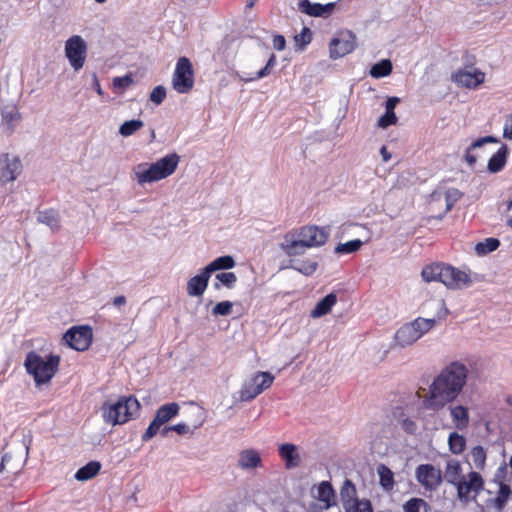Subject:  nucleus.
<instances>
[{
	"label": "nucleus",
	"mask_w": 512,
	"mask_h": 512,
	"mask_svg": "<svg viewBox=\"0 0 512 512\" xmlns=\"http://www.w3.org/2000/svg\"><path fill=\"white\" fill-rule=\"evenodd\" d=\"M161 426H162V424L154 417V419L151 421L150 425L148 426L147 430L142 435V441H148L152 437H154L160 430Z\"/></svg>",
	"instance_id": "6e6d98bb"
},
{
	"label": "nucleus",
	"mask_w": 512,
	"mask_h": 512,
	"mask_svg": "<svg viewBox=\"0 0 512 512\" xmlns=\"http://www.w3.org/2000/svg\"><path fill=\"white\" fill-rule=\"evenodd\" d=\"M93 87H94L95 91L97 92V94H99L100 96L103 95L104 92H103L101 85L98 81V78L95 74L93 75Z\"/></svg>",
	"instance_id": "69168bd1"
},
{
	"label": "nucleus",
	"mask_w": 512,
	"mask_h": 512,
	"mask_svg": "<svg viewBox=\"0 0 512 512\" xmlns=\"http://www.w3.org/2000/svg\"><path fill=\"white\" fill-rule=\"evenodd\" d=\"M210 277V273L206 272L204 267L199 274L190 278L187 282L188 295L191 297L202 296L208 286Z\"/></svg>",
	"instance_id": "a211bd4d"
},
{
	"label": "nucleus",
	"mask_w": 512,
	"mask_h": 512,
	"mask_svg": "<svg viewBox=\"0 0 512 512\" xmlns=\"http://www.w3.org/2000/svg\"><path fill=\"white\" fill-rule=\"evenodd\" d=\"M508 153V146L502 144L499 150L489 159L487 170L493 174L500 172L506 165Z\"/></svg>",
	"instance_id": "412c9836"
},
{
	"label": "nucleus",
	"mask_w": 512,
	"mask_h": 512,
	"mask_svg": "<svg viewBox=\"0 0 512 512\" xmlns=\"http://www.w3.org/2000/svg\"><path fill=\"white\" fill-rule=\"evenodd\" d=\"M400 102L398 97H389L385 102V114L378 120V126L381 128H387L390 125H394L397 122V117L394 112L395 107Z\"/></svg>",
	"instance_id": "5701e85b"
},
{
	"label": "nucleus",
	"mask_w": 512,
	"mask_h": 512,
	"mask_svg": "<svg viewBox=\"0 0 512 512\" xmlns=\"http://www.w3.org/2000/svg\"><path fill=\"white\" fill-rule=\"evenodd\" d=\"M179 412V405L175 402L162 405L158 408L155 418L163 425Z\"/></svg>",
	"instance_id": "72a5a7b5"
},
{
	"label": "nucleus",
	"mask_w": 512,
	"mask_h": 512,
	"mask_svg": "<svg viewBox=\"0 0 512 512\" xmlns=\"http://www.w3.org/2000/svg\"><path fill=\"white\" fill-rule=\"evenodd\" d=\"M166 97V88L162 85L156 86L150 93V101L160 105Z\"/></svg>",
	"instance_id": "864d4df0"
},
{
	"label": "nucleus",
	"mask_w": 512,
	"mask_h": 512,
	"mask_svg": "<svg viewBox=\"0 0 512 512\" xmlns=\"http://www.w3.org/2000/svg\"><path fill=\"white\" fill-rule=\"evenodd\" d=\"M126 303V298L124 296H117L113 299V304L115 306H122Z\"/></svg>",
	"instance_id": "774afa93"
},
{
	"label": "nucleus",
	"mask_w": 512,
	"mask_h": 512,
	"mask_svg": "<svg viewBox=\"0 0 512 512\" xmlns=\"http://www.w3.org/2000/svg\"><path fill=\"white\" fill-rule=\"evenodd\" d=\"M340 497L344 509L358 503L360 500L357 498V490L353 482L346 479L340 489Z\"/></svg>",
	"instance_id": "b1692460"
},
{
	"label": "nucleus",
	"mask_w": 512,
	"mask_h": 512,
	"mask_svg": "<svg viewBox=\"0 0 512 512\" xmlns=\"http://www.w3.org/2000/svg\"><path fill=\"white\" fill-rule=\"evenodd\" d=\"M233 304L230 301H222L217 303L212 309L214 316H228L232 312Z\"/></svg>",
	"instance_id": "09e8293b"
},
{
	"label": "nucleus",
	"mask_w": 512,
	"mask_h": 512,
	"mask_svg": "<svg viewBox=\"0 0 512 512\" xmlns=\"http://www.w3.org/2000/svg\"><path fill=\"white\" fill-rule=\"evenodd\" d=\"M101 469V464L98 461H91L85 466L78 469L75 473V479L78 481H88L95 477Z\"/></svg>",
	"instance_id": "c756f323"
},
{
	"label": "nucleus",
	"mask_w": 512,
	"mask_h": 512,
	"mask_svg": "<svg viewBox=\"0 0 512 512\" xmlns=\"http://www.w3.org/2000/svg\"><path fill=\"white\" fill-rule=\"evenodd\" d=\"M305 244L300 241L296 232L293 230L287 232L283 241L279 243V248L291 259H295V257L303 255L305 251L308 249L304 246Z\"/></svg>",
	"instance_id": "dca6fc26"
},
{
	"label": "nucleus",
	"mask_w": 512,
	"mask_h": 512,
	"mask_svg": "<svg viewBox=\"0 0 512 512\" xmlns=\"http://www.w3.org/2000/svg\"><path fill=\"white\" fill-rule=\"evenodd\" d=\"M377 474L381 487L386 491H391L395 484L392 470L384 464H379L377 466Z\"/></svg>",
	"instance_id": "473e14b6"
},
{
	"label": "nucleus",
	"mask_w": 512,
	"mask_h": 512,
	"mask_svg": "<svg viewBox=\"0 0 512 512\" xmlns=\"http://www.w3.org/2000/svg\"><path fill=\"white\" fill-rule=\"evenodd\" d=\"M253 380L261 391H263L271 386L274 376L269 372H258Z\"/></svg>",
	"instance_id": "49530a36"
},
{
	"label": "nucleus",
	"mask_w": 512,
	"mask_h": 512,
	"mask_svg": "<svg viewBox=\"0 0 512 512\" xmlns=\"http://www.w3.org/2000/svg\"><path fill=\"white\" fill-rule=\"evenodd\" d=\"M417 481L429 491L436 490L442 483V473L431 464H421L415 471Z\"/></svg>",
	"instance_id": "ddd939ff"
},
{
	"label": "nucleus",
	"mask_w": 512,
	"mask_h": 512,
	"mask_svg": "<svg viewBox=\"0 0 512 512\" xmlns=\"http://www.w3.org/2000/svg\"><path fill=\"white\" fill-rule=\"evenodd\" d=\"M60 357L49 355L45 359L35 352L26 356L25 367L29 374L33 375L37 385L49 382L57 371Z\"/></svg>",
	"instance_id": "39448f33"
},
{
	"label": "nucleus",
	"mask_w": 512,
	"mask_h": 512,
	"mask_svg": "<svg viewBox=\"0 0 512 512\" xmlns=\"http://www.w3.org/2000/svg\"><path fill=\"white\" fill-rule=\"evenodd\" d=\"M237 465L243 470L254 469L262 465V459L256 450L245 449L239 453Z\"/></svg>",
	"instance_id": "aec40b11"
},
{
	"label": "nucleus",
	"mask_w": 512,
	"mask_h": 512,
	"mask_svg": "<svg viewBox=\"0 0 512 512\" xmlns=\"http://www.w3.org/2000/svg\"><path fill=\"white\" fill-rule=\"evenodd\" d=\"M280 457L285 462L286 469H294L300 465L301 459L297 446L292 443L281 444L278 448Z\"/></svg>",
	"instance_id": "6ab92c4d"
},
{
	"label": "nucleus",
	"mask_w": 512,
	"mask_h": 512,
	"mask_svg": "<svg viewBox=\"0 0 512 512\" xmlns=\"http://www.w3.org/2000/svg\"><path fill=\"white\" fill-rule=\"evenodd\" d=\"M64 340L69 347L84 351L91 344L92 330L88 326L72 327L64 334Z\"/></svg>",
	"instance_id": "f8f14e48"
},
{
	"label": "nucleus",
	"mask_w": 512,
	"mask_h": 512,
	"mask_svg": "<svg viewBox=\"0 0 512 512\" xmlns=\"http://www.w3.org/2000/svg\"><path fill=\"white\" fill-rule=\"evenodd\" d=\"M363 242L359 239H354L346 243H340L335 247V253L337 254H349L358 251Z\"/></svg>",
	"instance_id": "c03bdc74"
},
{
	"label": "nucleus",
	"mask_w": 512,
	"mask_h": 512,
	"mask_svg": "<svg viewBox=\"0 0 512 512\" xmlns=\"http://www.w3.org/2000/svg\"><path fill=\"white\" fill-rule=\"evenodd\" d=\"M172 431H175L179 435H184L190 432V427L187 424L179 423L171 426Z\"/></svg>",
	"instance_id": "e2e57ef3"
},
{
	"label": "nucleus",
	"mask_w": 512,
	"mask_h": 512,
	"mask_svg": "<svg viewBox=\"0 0 512 512\" xmlns=\"http://www.w3.org/2000/svg\"><path fill=\"white\" fill-rule=\"evenodd\" d=\"M140 404L133 397H124L114 403L105 402L102 405V415L106 423L111 425L123 424L131 419L139 410Z\"/></svg>",
	"instance_id": "20e7f679"
},
{
	"label": "nucleus",
	"mask_w": 512,
	"mask_h": 512,
	"mask_svg": "<svg viewBox=\"0 0 512 512\" xmlns=\"http://www.w3.org/2000/svg\"><path fill=\"white\" fill-rule=\"evenodd\" d=\"M161 426H162V424L154 417V419L151 421L150 425L148 426L147 430L142 435V441H148L152 437H154L160 430Z\"/></svg>",
	"instance_id": "5fc2aeb1"
},
{
	"label": "nucleus",
	"mask_w": 512,
	"mask_h": 512,
	"mask_svg": "<svg viewBox=\"0 0 512 512\" xmlns=\"http://www.w3.org/2000/svg\"><path fill=\"white\" fill-rule=\"evenodd\" d=\"M37 219L40 223L47 225L52 231L60 227V216L58 212L53 209L40 211Z\"/></svg>",
	"instance_id": "7c9ffc66"
},
{
	"label": "nucleus",
	"mask_w": 512,
	"mask_h": 512,
	"mask_svg": "<svg viewBox=\"0 0 512 512\" xmlns=\"http://www.w3.org/2000/svg\"><path fill=\"white\" fill-rule=\"evenodd\" d=\"M275 64H276V56L274 54H272L270 56L267 64L265 65V67L262 68L261 70H259L254 77L244 78V77L240 76V79L242 81L248 82V81H253L256 79L264 78L270 74L271 68L274 67Z\"/></svg>",
	"instance_id": "a18cd8bd"
},
{
	"label": "nucleus",
	"mask_w": 512,
	"mask_h": 512,
	"mask_svg": "<svg viewBox=\"0 0 512 512\" xmlns=\"http://www.w3.org/2000/svg\"><path fill=\"white\" fill-rule=\"evenodd\" d=\"M426 502L421 498H412L404 506V512H420L421 508H426Z\"/></svg>",
	"instance_id": "8fccbe9b"
},
{
	"label": "nucleus",
	"mask_w": 512,
	"mask_h": 512,
	"mask_svg": "<svg viewBox=\"0 0 512 512\" xmlns=\"http://www.w3.org/2000/svg\"><path fill=\"white\" fill-rule=\"evenodd\" d=\"M317 498L327 507L334 504L335 492L330 482L322 481L317 487Z\"/></svg>",
	"instance_id": "2f4dec72"
},
{
	"label": "nucleus",
	"mask_w": 512,
	"mask_h": 512,
	"mask_svg": "<svg viewBox=\"0 0 512 512\" xmlns=\"http://www.w3.org/2000/svg\"><path fill=\"white\" fill-rule=\"evenodd\" d=\"M173 88L181 94L188 93L194 85V72L190 60L180 57L173 74Z\"/></svg>",
	"instance_id": "0eeeda50"
},
{
	"label": "nucleus",
	"mask_w": 512,
	"mask_h": 512,
	"mask_svg": "<svg viewBox=\"0 0 512 512\" xmlns=\"http://www.w3.org/2000/svg\"><path fill=\"white\" fill-rule=\"evenodd\" d=\"M472 150H469V147L466 149V152H465V160L466 162L470 165V166H473L476 161H477V157L475 155H473L472 153Z\"/></svg>",
	"instance_id": "0e129e2a"
},
{
	"label": "nucleus",
	"mask_w": 512,
	"mask_h": 512,
	"mask_svg": "<svg viewBox=\"0 0 512 512\" xmlns=\"http://www.w3.org/2000/svg\"><path fill=\"white\" fill-rule=\"evenodd\" d=\"M498 142H499L498 138H496L494 136H485V137H482V138H479V139L473 141L469 146V150H474L476 148H480L483 145L488 144V143H498Z\"/></svg>",
	"instance_id": "13d9d810"
},
{
	"label": "nucleus",
	"mask_w": 512,
	"mask_h": 512,
	"mask_svg": "<svg viewBox=\"0 0 512 512\" xmlns=\"http://www.w3.org/2000/svg\"><path fill=\"white\" fill-rule=\"evenodd\" d=\"M285 45H286V40H285L284 36H282V35L274 36V39H273L274 49H276L277 51H282V50H284Z\"/></svg>",
	"instance_id": "680f3d73"
},
{
	"label": "nucleus",
	"mask_w": 512,
	"mask_h": 512,
	"mask_svg": "<svg viewBox=\"0 0 512 512\" xmlns=\"http://www.w3.org/2000/svg\"><path fill=\"white\" fill-rule=\"evenodd\" d=\"M418 340L412 326L409 323L401 326L394 336L395 344L399 347H407L414 344Z\"/></svg>",
	"instance_id": "4be33fe9"
},
{
	"label": "nucleus",
	"mask_w": 512,
	"mask_h": 512,
	"mask_svg": "<svg viewBox=\"0 0 512 512\" xmlns=\"http://www.w3.org/2000/svg\"><path fill=\"white\" fill-rule=\"evenodd\" d=\"M468 368L459 361H453L435 377L429 387V396L425 401L428 409L440 410L453 402L466 385Z\"/></svg>",
	"instance_id": "f257e3e1"
},
{
	"label": "nucleus",
	"mask_w": 512,
	"mask_h": 512,
	"mask_svg": "<svg viewBox=\"0 0 512 512\" xmlns=\"http://www.w3.org/2000/svg\"><path fill=\"white\" fill-rule=\"evenodd\" d=\"M180 156L177 153H170L155 163H141L133 172L140 185L160 181L172 175L178 167Z\"/></svg>",
	"instance_id": "7ed1b4c3"
},
{
	"label": "nucleus",
	"mask_w": 512,
	"mask_h": 512,
	"mask_svg": "<svg viewBox=\"0 0 512 512\" xmlns=\"http://www.w3.org/2000/svg\"><path fill=\"white\" fill-rule=\"evenodd\" d=\"M261 389L257 386V384L252 379L251 383H247L243 386L240 391V400L241 401H249L254 399L261 393Z\"/></svg>",
	"instance_id": "37998d69"
},
{
	"label": "nucleus",
	"mask_w": 512,
	"mask_h": 512,
	"mask_svg": "<svg viewBox=\"0 0 512 512\" xmlns=\"http://www.w3.org/2000/svg\"><path fill=\"white\" fill-rule=\"evenodd\" d=\"M20 115L16 106L7 105L2 109V121L9 127H13L19 121Z\"/></svg>",
	"instance_id": "79ce46f5"
},
{
	"label": "nucleus",
	"mask_w": 512,
	"mask_h": 512,
	"mask_svg": "<svg viewBox=\"0 0 512 512\" xmlns=\"http://www.w3.org/2000/svg\"><path fill=\"white\" fill-rule=\"evenodd\" d=\"M303 242L305 247H320L326 243L330 235L329 227H318L315 225L303 226L299 229H293Z\"/></svg>",
	"instance_id": "1a4fd4ad"
},
{
	"label": "nucleus",
	"mask_w": 512,
	"mask_h": 512,
	"mask_svg": "<svg viewBox=\"0 0 512 512\" xmlns=\"http://www.w3.org/2000/svg\"><path fill=\"white\" fill-rule=\"evenodd\" d=\"M345 512H373V509L369 500L362 499L358 503H354V505L347 507Z\"/></svg>",
	"instance_id": "3c124183"
},
{
	"label": "nucleus",
	"mask_w": 512,
	"mask_h": 512,
	"mask_svg": "<svg viewBox=\"0 0 512 512\" xmlns=\"http://www.w3.org/2000/svg\"><path fill=\"white\" fill-rule=\"evenodd\" d=\"M87 55V44L79 35L70 37L65 43V56L75 71L83 68Z\"/></svg>",
	"instance_id": "6e6552de"
},
{
	"label": "nucleus",
	"mask_w": 512,
	"mask_h": 512,
	"mask_svg": "<svg viewBox=\"0 0 512 512\" xmlns=\"http://www.w3.org/2000/svg\"><path fill=\"white\" fill-rule=\"evenodd\" d=\"M511 495V488L509 485L501 483L499 486L498 494L493 500V505L498 511H502L505 507L509 496Z\"/></svg>",
	"instance_id": "ea45409f"
},
{
	"label": "nucleus",
	"mask_w": 512,
	"mask_h": 512,
	"mask_svg": "<svg viewBox=\"0 0 512 512\" xmlns=\"http://www.w3.org/2000/svg\"><path fill=\"white\" fill-rule=\"evenodd\" d=\"M451 79L454 83L471 89L484 82L485 74L478 69H459L452 73Z\"/></svg>",
	"instance_id": "2eb2a0df"
},
{
	"label": "nucleus",
	"mask_w": 512,
	"mask_h": 512,
	"mask_svg": "<svg viewBox=\"0 0 512 512\" xmlns=\"http://www.w3.org/2000/svg\"><path fill=\"white\" fill-rule=\"evenodd\" d=\"M144 126V122L140 119H132L123 122L119 127V134L123 137H129L136 133Z\"/></svg>",
	"instance_id": "4c0bfd02"
},
{
	"label": "nucleus",
	"mask_w": 512,
	"mask_h": 512,
	"mask_svg": "<svg viewBox=\"0 0 512 512\" xmlns=\"http://www.w3.org/2000/svg\"><path fill=\"white\" fill-rule=\"evenodd\" d=\"M463 477L460 462L456 459L448 460L444 472L445 480L455 486Z\"/></svg>",
	"instance_id": "393cba45"
},
{
	"label": "nucleus",
	"mask_w": 512,
	"mask_h": 512,
	"mask_svg": "<svg viewBox=\"0 0 512 512\" xmlns=\"http://www.w3.org/2000/svg\"><path fill=\"white\" fill-rule=\"evenodd\" d=\"M296 46L303 49L304 46L311 42V32L308 28L304 27L302 32L294 37Z\"/></svg>",
	"instance_id": "603ef678"
},
{
	"label": "nucleus",
	"mask_w": 512,
	"mask_h": 512,
	"mask_svg": "<svg viewBox=\"0 0 512 512\" xmlns=\"http://www.w3.org/2000/svg\"><path fill=\"white\" fill-rule=\"evenodd\" d=\"M470 457L474 468H476L477 470H483L485 468L487 456L484 447L480 445L473 447L470 452Z\"/></svg>",
	"instance_id": "58836bf2"
},
{
	"label": "nucleus",
	"mask_w": 512,
	"mask_h": 512,
	"mask_svg": "<svg viewBox=\"0 0 512 512\" xmlns=\"http://www.w3.org/2000/svg\"><path fill=\"white\" fill-rule=\"evenodd\" d=\"M423 308L425 311L429 309H435L437 313L434 317L431 318L418 317L415 320L409 322L418 339L432 330L435 327L438 319L445 318L449 313L448 309L445 307V302L442 299H432L426 302Z\"/></svg>",
	"instance_id": "423d86ee"
},
{
	"label": "nucleus",
	"mask_w": 512,
	"mask_h": 512,
	"mask_svg": "<svg viewBox=\"0 0 512 512\" xmlns=\"http://www.w3.org/2000/svg\"><path fill=\"white\" fill-rule=\"evenodd\" d=\"M356 48V36L349 30L338 32L330 41L329 51L332 59L342 58Z\"/></svg>",
	"instance_id": "9d476101"
},
{
	"label": "nucleus",
	"mask_w": 512,
	"mask_h": 512,
	"mask_svg": "<svg viewBox=\"0 0 512 512\" xmlns=\"http://www.w3.org/2000/svg\"><path fill=\"white\" fill-rule=\"evenodd\" d=\"M449 449L453 454H461L466 446V439L457 432L450 433L448 437Z\"/></svg>",
	"instance_id": "c9c22d12"
},
{
	"label": "nucleus",
	"mask_w": 512,
	"mask_h": 512,
	"mask_svg": "<svg viewBox=\"0 0 512 512\" xmlns=\"http://www.w3.org/2000/svg\"><path fill=\"white\" fill-rule=\"evenodd\" d=\"M318 267V261L315 259H291L287 268L294 269L305 276L312 275Z\"/></svg>",
	"instance_id": "cd10ccee"
},
{
	"label": "nucleus",
	"mask_w": 512,
	"mask_h": 512,
	"mask_svg": "<svg viewBox=\"0 0 512 512\" xmlns=\"http://www.w3.org/2000/svg\"><path fill=\"white\" fill-rule=\"evenodd\" d=\"M380 154L384 162H387L391 159V154L387 151V148L385 146L381 147Z\"/></svg>",
	"instance_id": "338daca9"
},
{
	"label": "nucleus",
	"mask_w": 512,
	"mask_h": 512,
	"mask_svg": "<svg viewBox=\"0 0 512 512\" xmlns=\"http://www.w3.org/2000/svg\"><path fill=\"white\" fill-rule=\"evenodd\" d=\"M235 265L236 263L232 256L224 255L210 262L205 268L206 272H209L211 275L216 271L232 269Z\"/></svg>",
	"instance_id": "c85d7f7f"
},
{
	"label": "nucleus",
	"mask_w": 512,
	"mask_h": 512,
	"mask_svg": "<svg viewBox=\"0 0 512 512\" xmlns=\"http://www.w3.org/2000/svg\"><path fill=\"white\" fill-rule=\"evenodd\" d=\"M463 193L456 188H449L445 193L446 212L450 211Z\"/></svg>",
	"instance_id": "de8ad7c7"
},
{
	"label": "nucleus",
	"mask_w": 512,
	"mask_h": 512,
	"mask_svg": "<svg viewBox=\"0 0 512 512\" xmlns=\"http://www.w3.org/2000/svg\"><path fill=\"white\" fill-rule=\"evenodd\" d=\"M500 245L497 238H486L484 241L478 242L475 245V252L477 255L482 256L495 251Z\"/></svg>",
	"instance_id": "e433bc0d"
},
{
	"label": "nucleus",
	"mask_w": 512,
	"mask_h": 512,
	"mask_svg": "<svg viewBox=\"0 0 512 512\" xmlns=\"http://www.w3.org/2000/svg\"><path fill=\"white\" fill-rule=\"evenodd\" d=\"M401 427L409 434H414L417 429L416 423L409 418H405L401 421Z\"/></svg>",
	"instance_id": "bf43d9fd"
},
{
	"label": "nucleus",
	"mask_w": 512,
	"mask_h": 512,
	"mask_svg": "<svg viewBox=\"0 0 512 512\" xmlns=\"http://www.w3.org/2000/svg\"><path fill=\"white\" fill-rule=\"evenodd\" d=\"M503 137L512 140V115L507 117L503 127Z\"/></svg>",
	"instance_id": "052dcab7"
},
{
	"label": "nucleus",
	"mask_w": 512,
	"mask_h": 512,
	"mask_svg": "<svg viewBox=\"0 0 512 512\" xmlns=\"http://www.w3.org/2000/svg\"><path fill=\"white\" fill-rule=\"evenodd\" d=\"M337 297L334 293H330L322 298L311 311L310 316L312 318H319L328 314L332 307L336 304Z\"/></svg>",
	"instance_id": "a878e982"
},
{
	"label": "nucleus",
	"mask_w": 512,
	"mask_h": 512,
	"mask_svg": "<svg viewBox=\"0 0 512 512\" xmlns=\"http://www.w3.org/2000/svg\"><path fill=\"white\" fill-rule=\"evenodd\" d=\"M134 80L130 75L123 77H115L113 79V88L118 90H125L133 84Z\"/></svg>",
	"instance_id": "4d7b16f0"
},
{
	"label": "nucleus",
	"mask_w": 512,
	"mask_h": 512,
	"mask_svg": "<svg viewBox=\"0 0 512 512\" xmlns=\"http://www.w3.org/2000/svg\"><path fill=\"white\" fill-rule=\"evenodd\" d=\"M335 7V3H327L325 5L320 3H312L309 0H301L299 2V9L301 12L313 17H328L331 15Z\"/></svg>",
	"instance_id": "f3484780"
},
{
	"label": "nucleus",
	"mask_w": 512,
	"mask_h": 512,
	"mask_svg": "<svg viewBox=\"0 0 512 512\" xmlns=\"http://www.w3.org/2000/svg\"><path fill=\"white\" fill-rule=\"evenodd\" d=\"M421 275L424 281H438L449 289H463L473 282L468 273L441 263L427 265L423 268Z\"/></svg>",
	"instance_id": "f03ea898"
},
{
	"label": "nucleus",
	"mask_w": 512,
	"mask_h": 512,
	"mask_svg": "<svg viewBox=\"0 0 512 512\" xmlns=\"http://www.w3.org/2000/svg\"><path fill=\"white\" fill-rule=\"evenodd\" d=\"M455 487L457 489L458 498L461 501H468L471 493H474L476 496L483 489L484 481L478 472L471 471L467 476H464Z\"/></svg>",
	"instance_id": "9b49d317"
},
{
	"label": "nucleus",
	"mask_w": 512,
	"mask_h": 512,
	"mask_svg": "<svg viewBox=\"0 0 512 512\" xmlns=\"http://www.w3.org/2000/svg\"><path fill=\"white\" fill-rule=\"evenodd\" d=\"M22 171V163L18 156L8 153L0 155V183L6 184L16 180Z\"/></svg>",
	"instance_id": "4468645a"
},
{
	"label": "nucleus",
	"mask_w": 512,
	"mask_h": 512,
	"mask_svg": "<svg viewBox=\"0 0 512 512\" xmlns=\"http://www.w3.org/2000/svg\"><path fill=\"white\" fill-rule=\"evenodd\" d=\"M216 280L217 282L214 283V288L216 290H219L221 286L231 289L237 281V276L233 272H221L216 275Z\"/></svg>",
	"instance_id": "a19ab883"
},
{
	"label": "nucleus",
	"mask_w": 512,
	"mask_h": 512,
	"mask_svg": "<svg viewBox=\"0 0 512 512\" xmlns=\"http://www.w3.org/2000/svg\"><path fill=\"white\" fill-rule=\"evenodd\" d=\"M392 69V62L389 59H384L371 67L370 75L373 78L379 79L388 76L392 72Z\"/></svg>",
	"instance_id": "f704fd0d"
},
{
	"label": "nucleus",
	"mask_w": 512,
	"mask_h": 512,
	"mask_svg": "<svg viewBox=\"0 0 512 512\" xmlns=\"http://www.w3.org/2000/svg\"><path fill=\"white\" fill-rule=\"evenodd\" d=\"M450 415L457 429L463 430L468 426L470 419L468 408L462 405L450 407Z\"/></svg>",
	"instance_id": "bb28decb"
}]
</instances>
